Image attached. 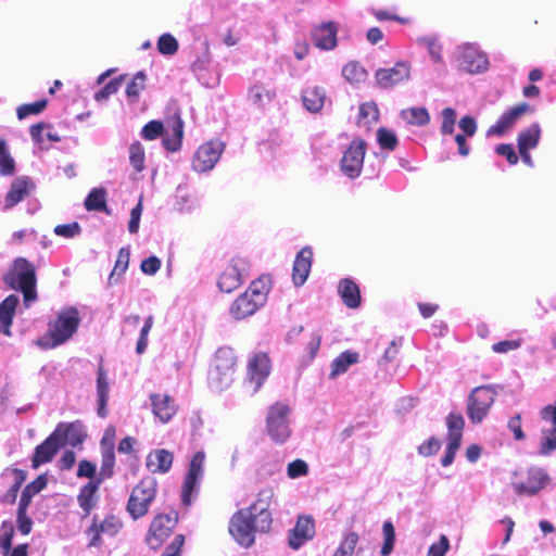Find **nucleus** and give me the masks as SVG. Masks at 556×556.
Returning <instances> with one entry per match:
<instances>
[{
	"label": "nucleus",
	"mask_w": 556,
	"mask_h": 556,
	"mask_svg": "<svg viewBox=\"0 0 556 556\" xmlns=\"http://www.w3.org/2000/svg\"><path fill=\"white\" fill-rule=\"evenodd\" d=\"M237 368L235 351L228 346L219 348L215 352L208 369L207 378L210 384L218 390H224L235 380Z\"/></svg>",
	"instance_id": "obj_1"
},
{
	"label": "nucleus",
	"mask_w": 556,
	"mask_h": 556,
	"mask_svg": "<svg viewBox=\"0 0 556 556\" xmlns=\"http://www.w3.org/2000/svg\"><path fill=\"white\" fill-rule=\"evenodd\" d=\"M269 282L270 280H252L248 289L231 304V315L236 319H243L254 314L266 302Z\"/></svg>",
	"instance_id": "obj_2"
},
{
	"label": "nucleus",
	"mask_w": 556,
	"mask_h": 556,
	"mask_svg": "<svg viewBox=\"0 0 556 556\" xmlns=\"http://www.w3.org/2000/svg\"><path fill=\"white\" fill-rule=\"evenodd\" d=\"M80 324V315L75 306L64 307L48 324V337L52 341L51 346H58L65 343L77 331Z\"/></svg>",
	"instance_id": "obj_3"
},
{
	"label": "nucleus",
	"mask_w": 556,
	"mask_h": 556,
	"mask_svg": "<svg viewBox=\"0 0 556 556\" xmlns=\"http://www.w3.org/2000/svg\"><path fill=\"white\" fill-rule=\"evenodd\" d=\"M228 531L240 546L249 548L254 544L255 532H261V527L254 515L241 508L231 516Z\"/></svg>",
	"instance_id": "obj_4"
},
{
	"label": "nucleus",
	"mask_w": 556,
	"mask_h": 556,
	"mask_svg": "<svg viewBox=\"0 0 556 556\" xmlns=\"http://www.w3.org/2000/svg\"><path fill=\"white\" fill-rule=\"evenodd\" d=\"M156 485L153 478H144L134 486L126 505V510L134 520L149 513L150 505L156 496Z\"/></svg>",
	"instance_id": "obj_5"
},
{
	"label": "nucleus",
	"mask_w": 556,
	"mask_h": 556,
	"mask_svg": "<svg viewBox=\"0 0 556 556\" xmlns=\"http://www.w3.org/2000/svg\"><path fill=\"white\" fill-rule=\"evenodd\" d=\"M551 481L547 472L539 467H530L523 471H515L511 486L519 496H534Z\"/></svg>",
	"instance_id": "obj_6"
},
{
	"label": "nucleus",
	"mask_w": 556,
	"mask_h": 556,
	"mask_svg": "<svg viewBox=\"0 0 556 556\" xmlns=\"http://www.w3.org/2000/svg\"><path fill=\"white\" fill-rule=\"evenodd\" d=\"M290 412V407L282 402H276L268 408L266 430L270 439L276 443H285L291 435L289 425Z\"/></svg>",
	"instance_id": "obj_7"
},
{
	"label": "nucleus",
	"mask_w": 556,
	"mask_h": 556,
	"mask_svg": "<svg viewBox=\"0 0 556 556\" xmlns=\"http://www.w3.org/2000/svg\"><path fill=\"white\" fill-rule=\"evenodd\" d=\"M497 392L492 386L475 388L467 400V416L472 424H480L493 406Z\"/></svg>",
	"instance_id": "obj_8"
},
{
	"label": "nucleus",
	"mask_w": 556,
	"mask_h": 556,
	"mask_svg": "<svg viewBox=\"0 0 556 556\" xmlns=\"http://www.w3.org/2000/svg\"><path fill=\"white\" fill-rule=\"evenodd\" d=\"M177 522L178 514L176 511L156 515L152 519L146 536V543L148 546L154 551L159 549L169 538Z\"/></svg>",
	"instance_id": "obj_9"
},
{
	"label": "nucleus",
	"mask_w": 556,
	"mask_h": 556,
	"mask_svg": "<svg viewBox=\"0 0 556 556\" xmlns=\"http://www.w3.org/2000/svg\"><path fill=\"white\" fill-rule=\"evenodd\" d=\"M204 462L205 454L202 451L197 452L191 458L181 488V502L186 506L191 505L192 494L199 491L200 480L203 477Z\"/></svg>",
	"instance_id": "obj_10"
},
{
	"label": "nucleus",
	"mask_w": 556,
	"mask_h": 556,
	"mask_svg": "<svg viewBox=\"0 0 556 556\" xmlns=\"http://www.w3.org/2000/svg\"><path fill=\"white\" fill-rule=\"evenodd\" d=\"M366 154V142L363 139H355L343 153L341 159V170L350 178L361 175Z\"/></svg>",
	"instance_id": "obj_11"
},
{
	"label": "nucleus",
	"mask_w": 556,
	"mask_h": 556,
	"mask_svg": "<svg viewBox=\"0 0 556 556\" xmlns=\"http://www.w3.org/2000/svg\"><path fill=\"white\" fill-rule=\"evenodd\" d=\"M224 143L217 140H210L201 144L192 159V168L198 173L211 170L222 156Z\"/></svg>",
	"instance_id": "obj_12"
},
{
	"label": "nucleus",
	"mask_w": 556,
	"mask_h": 556,
	"mask_svg": "<svg viewBox=\"0 0 556 556\" xmlns=\"http://www.w3.org/2000/svg\"><path fill=\"white\" fill-rule=\"evenodd\" d=\"M274 497V489L265 486L256 494V500L245 508L248 513L254 515L260 522L261 532H268L271 528L273 518L269 506Z\"/></svg>",
	"instance_id": "obj_13"
},
{
	"label": "nucleus",
	"mask_w": 556,
	"mask_h": 556,
	"mask_svg": "<svg viewBox=\"0 0 556 556\" xmlns=\"http://www.w3.org/2000/svg\"><path fill=\"white\" fill-rule=\"evenodd\" d=\"M122 528L123 522L114 515L105 516L101 522L97 520V517H93L91 525L87 529V534L90 536L88 546L100 547L103 543L102 533L115 536Z\"/></svg>",
	"instance_id": "obj_14"
},
{
	"label": "nucleus",
	"mask_w": 556,
	"mask_h": 556,
	"mask_svg": "<svg viewBox=\"0 0 556 556\" xmlns=\"http://www.w3.org/2000/svg\"><path fill=\"white\" fill-rule=\"evenodd\" d=\"M543 421L551 425L541 429L540 455L547 456L556 450V405H546L540 410Z\"/></svg>",
	"instance_id": "obj_15"
},
{
	"label": "nucleus",
	"mask_w": 556,
	"mask_h": 556,
	"mask_svg": "<svg viewBox=\"0 0 556 556\" xmlns=\"http://www.w3.org/2000/svg\"><path fill=\"white\" fill-rule=\"evenodd\" d=\"M457 66L460 71L469 74H478L488 70L486 56L475 47L464 45L457 54Z\"/></svg>",
	"instance_id": "obj_16"
},
{
	"label": "nucleus",
	"mask_w": 556,
	"mask_h": 556,
	"mask_svg": "<svg viewBox=\"0 0 556 556\" xmlns=\"http://www.w3.org/2000/svg\"><path fill=\"white\" fill-rule=\"evenodd\" d=\"M534 112V108L527 102H521L505 111L495 124L486 131L488 136H502L523 115Z\"/></svg>",
	"instance_id": "obj_17"
},
{
	"label": "nucleus",
	"mask_w": 556,
	"mask_h": 556,
	"mask_svg": "<svg viewBox=\"0 0 556 556\" xmlns=\"http://www.w3.org/2000/svg\"><path fill=\"white\" fill-rule=\"evenodd\" d=\"M410 66L407 62H396L391 68H379L375 73V79L382 89H390L409 79Z\"/></svg>",
	"instance_id": "obj_18"
},
{
	"label": "nucleus",
	"mask_w": 556,
	"mask_h": 556,
	"mask_svg": "<svg viewBox=\"0 0 556 556\" xmlns=\"http://www.w3.org/2000/svg\"><path fill=\"white\" fill-rule=\"evenodd\" d=\"M315 535V521L311 516L298 517L293 529L289 531L288 544L292 549H299L305 542Z\"/></svg>",
	"instance_id": "obj_19"
},
{
	"label": "nucleus",
	"mask_w": 556,
	"mask_h": 556,
	"mask_svg": "<svg viewBox=\"0 0 556 556\" xmlns=\"http://www.w3.org/2000/svg\"><path fill=\"white\" fill-rule=\"evenodd\" d=\"M54 433L62 441V447L66 444L73 447L81 445L87 438V432L80 420L59 422Z\"/></svg>",
	"instance_id": "obj_20"
},
{
	"label": "nucleus",
	"mask_w": 556,
	"mask_h": 556,
	"mask_svg": "<svg viewBox=\"0 0 556 556\" xmlns=\"http://www.w3.org/2000/svg\"><path fill=\"white\" fill-rule=\"evenodd\" d=\"M61 447L62 441L53 431L41 444L36 446L31 456V467L37 469L39 466L50 463Z\"/></svg>",
	"instance_id": "obj_21"
},
{
	"label": "nucleus",
	"mask_w": 556,
	"mask_h": 556,
	"mask_svg": "<svg viewBox=\"0 0 556 556\" xmlns=\"http://www.w3.org/2000/svg\"><path fill=\"white\" fill-rule=\"evenodd\" d=\"M270 371V359L266 353H256L248 364L249 380L255 383L254 391H257Z\"/></svg>",
	"instance_id": "obj_22"
},
{
	"label": "nucleus",
	"mask_w": 556,
	"mask_h": 556,
	"mask_svg": "<svg viewBox=\"0 0 556 556\" xmlns=\"http://www.w3.org/2000/svg\"><path fill=\"white\" fill-rule=\"evenodd\" d=\"M338 26L333 22L316 26L312 33L314 45L321 50H332L337 47Z\"/></svg>",
	"instance_id": "obj_23"
},
{
	"label": "nucleus",
	"mask_w": 556,
	"mask_h": 556,
	"mask_svg": "<svg viewBox=\"0 0 556 556\" xmlns=\"http://www.w3.org/2000/svg\"><path fill=\"white\" fill-rule=\"evenodd\" d=\"M174 462L173 452L165 448L151 451L146 458V467L151 473H166L170 470Z\"/></svg>",
	"instance_id": "obj_24"
},
{
	"label": "nucleus",
	"mask_w": 556,
	"mask_h": 556,
	"mask_svg": "<svg viewBox=\"0 0 556 556\" xmlns=\"http://www.w3.org/2000/svg\"><path fill=\"white\" fill-rule=\"evenodd\" d=\"M152 412L163 424L168 422L177 413L174 399L167 394H152L150 396Z\"/></svg>",
	"instance_id": "obj_25"
},
{
	"label": "nucleus",
	"mask_w": 556,
	"mask_h": 556,
	"mask_svg": "<svg viewBox=\"0 0 556 556\" xmlns=\"http://www.w3.org/2000/svg\"><path fill=\"white\" fill-rule=\"evenodd\" d=\"M184 137V122L178 113L172 116V123L163 138V147L170 152H176L181 148Z\"/></svg>",
	"instance_id": "obj_26"
},
{
	"label": "nucleus",
	"mask_w": 556,
	"mask_h": 556,
	"mask_svg": "<svg viewBox=\"0 0 556 556\" xmlns=\"http://www.w3.org/2000/svg\"><path fill=\"white\" fill-rule=\"evenodd\" d=\"M18 298L10 294L0 303V332L10 337L11 326L15 316Z\"/></svg>",
	"instance_id": "obj_27"
},
{
	"label": "nucleus",
	"mask_w": 556,
	"mask_h": 556,
	"mask_svg": "<svg viewBox=\"0 0 556 556\" xmlns=\"http://www.w3.org/2000/svg\"><path fill=\"white\" fill-rule=\"evenodd\" d=\"M338 293L346 307L354 309L361 305V289L355 280H340Z\"/></svg>",
	"instance_id": "obj_28"
},
{
	"label": "nucleus",
	"mask_w": 556,
	"mask_h": 556,
	"mask_svg": "<svg viewBox=\"0 0 556 556\" xmlns=\"http://www.w3.org/2000/svg\"><path fill=\"white\" fill-rule=\"evenodd\" d=\"M30 180L27 177L15 178L10 187V190L5 194L4 206L5 208H12L20 203L29 193Z\"/></svg>",
	"instance_id": "obj_29"
},
{
	"label": "nucleus",
	"mask_w": 556,
	"mask_h": 556,
	"mask_svg": "<svg viewBox=\"0 0 556 556\" xmlns=\"http://www.w3.org/2000/svg\"><path fill=\"white\" fill-rule=\"evenodd\" d=\"M101 479H93L86 483L79 491L77 501L85 516L90 515L97 504V491L101 484Z\"/></svg>",
	"instance_id": "obj_30"
},
{
	"label": "nucleus",
	"mask_w": 556,
	"mask_h": 556,
	"mask_svg": "<svg viewBox=\"0 0 556 556\" xmlns=\"http://www.w3.org/2000/svg\"><path fill=\"white\" fill-rule=\"evenodd\" d=\"M313 263V250L306 245L302 248L295 255L292 278H308Z\"/></svg>",
	"instance_id": "obj_31"
},
{
	"label": "nucleus",
	"mask_w": 556,
	"mask_h": 556,
	"mask_svg": "<svg viewBox=\"0 0 556 556\" xmlns=\"http://www.w3.org/2000/svg\"><path fill=\"white\" fill-rule=\"evenodd\" d=\"M12 475L14 482L10 489L0 497L2 504H14L22 484L25 482L27 473L26 471L17 468H5L2 472V477Z\"/></svg>",
	"instance_id": "obj_32"
},
{
	"label": "nucleus",
	"mask_w": 556,
	"mask_h": 556,
	"mask_svg": "<svg viewBox=\"0 0 556 556\" xmlns=\"http://www.w3.org/2000/svg\"><path fill=\"white\" fill-rule=\"evenodd\" d=\"M326 92L321 87L311 86L303 90V105L312 113L319 112L324 108Z\"/></svg>",
	"instance_id": "obj_33"
},
{
	"label": "nucleus",
	"mask_w": 556,
	"mask_h": 556,
	"mask_svg": "<svg viewBox=\"0 0 556 556\" xmlns=\"http://www.w3.org/2000/svg\"><path fill=\"white\" fill-rule=\"evenodd\" d=\"M97 394H98V415L104 418L108 414L106 403L109 400V381L103 365H99L97 371Z\"/></svg>",
	"instance_id": "obj_34"
},
{
	"label": "nucleus",
	"mask_w": 556,
	"mask_h": 556,
	"mask_svg": "<svg viewBox=\"0 0 556 556\" xmlns=\"http://www.w3.org/2000/svg\"><path fill=\"white\" fill-rule=\"evenodd\" d=\"M85 208L89 212H104L105 214H110V208L106 204V191L104 188H94L92 189L87 198L85 199Z\"/></svg>",
	"instance_id": "obj_35"
},
{
	"label": "nucleus",
	"mask_w": 556,
	"mask_h": 556,
	"mask_svg": "<svg viewBox=\"0 0 556 556\" xmlns=\"http://www.w3.org/2000/svg\"><path fill=\"white\" fill-rule=\"evenodd\" d=\"M541 129L538 123H534L521 130L517 137L518 149L531 150L534 149L540 141Z\"/></svg>",
	"instance_id": "obj_36"
},
{
	"label": "nucleus",
	"mask_w": 556,
	"mask_h": 556,
	"mask_svg": "<svg viewBox=\"0 0 556 556\" xmlns=\"http://www.w3.org/2000/svg\"><path fill=\"white\" fill-rule=\"evenodd\" d=\"M5 278H36V267L24 257L13 261Z\"/></svg>",
	"instance_id": "obj_37"
},
{
	"label": "nucleus",
	"mask_w": 556,
	"mask_h": 556,
	"mask_svg": "<svg viewBox=\"0 0 556 556\" xmlns=\"http://www.w3.org/2000/svg\"><path fill=\"white\" fill-rule=\"evenodd\" d=\"M114 466H115L114 443H109L108 447H102L100 472H99V477H96V479H101V481H103L105 479H110L114 475Z\"/></svg>",
	"instance_id": "obj_38"
},
{
	"label": "nucleus",
	"mask_w": 556,
	"mask_h": 556,
	"mask_svg": "<svg viewBox=\"0 0 556 556\" xmlns=\"http://www.w3.org/2000/svg\"><path fill=\"white\" fill-rule=\"evenodd\" d=\"M10 288L18 290L23 293L24 305L29 307L37 299L36 281L37 280H8Z\"/></svg>",
	"instance_id": "obj_39"
},
{
	"label": "nucleus",
	"mask_w": 556,
	"mask_h": 556,
	"mask_svg": "<svg viewBox=\"0 0 556 556\" xmlns=\"http://www.w3.org/2000/svg\"><path fill=\"white\" fill-rule=\"evenodd\" d=\"M358 361V354L356 352L345 351L339 354L331 364V377L344 374L349 367Z\"/></svg>",
	"instance_id": "obj_40"
},
{
	"label": "nucleus",
	"mask_w": 556,
	"mask_h": 556,
	"mask_svg": "<svg viewBox=\"0 0 556 556\" xmlns=\"http://www.w3.org/2000/svg\"><path fill=\"white\" fill-rule=\"evenodd\" d=\"M448 429L447 441L462 442L465 420L462 414L451 413L446 418Z\"/></svg>",
	"instance_id": "obj_41"
},
{
	"label": "nucleus",
	"mask_w": 556,
	"mask_h": 556,
	"mask_svg": "<svg viewBox=\"0 0 556 556\" xmlns=\"http://www.w3.org/2000/svg\"><path fill=\"white\" fill-rule=\"evenodd\" d=\"M401 117L410 125L425 126L429 123L430 116L425 108H408L401 111Z\"/></svg>",
	"instance_id": "obj_42"
},
{
	"label": "nucleus",
	"mask_w": 556,
	"mask_h": 556,
	"mask_svg": "<svg viewBox=\"0 0 556 556\" xmlns=\"http://www.w3.org/2000/svg\"><path fill=\"white\" fill-rule=\"evenodd\" d=\"M250 271V263L247 258L241 256H235L231 258L230 264L225 270L227 278H243L248 276Z\"/></svg>",
	"instance_id": "obj_43"
},
{
	"label": "nucleus",
	"mask_w": 556,
	"mask_h": 556,
	"mask_svg": "<svg viewBox=\"0 0 556 556\" xmlns=\"http://www.w3.org/2000/svg\"><path fill=\"white\" fill-rule=\"evenodd\" d=\"M343 77L351 84H359L367 77V71L355 61L349 62L342 68Z\"/></svg>",
	"instance_id": "obj_44"
},
{
	"label": "nucleus",
	"mask_w": 556,
	"mask_h": 556,
	"mask_svg": "<svg viewBox=\"0 0 556 556\" xmlns=\"http://www.w3.org/2000/svg\"><path fill=\"white\" fill-rule=\"evenodd\" d=\"M379 118V109L375 102H365L359 105L358 125L368 126Z\"/></svg>",
	"instance_id": "obj_45"
},
{
	"label": "nucleus",
	"mask_w": 556,
	"mask_h": 556,
	"mask_svg": "<svg viewBox=\"0 0 556 556\" xmlns=\"http://www.w3.org/2000/svg\"><path fill=\"white\" fill-rule=\"evenodd\" d=\"M275 96L276 93L273 89L265 88L262 85H255L249 90L250 100L260 106L270 102Z\"/></svg>",
	"instance_id": "obj_46"
},
{
	"label": "nucleus",
	"mask_w": 556,
	"mask_h": 556,
	"mask_svg": "<svg viewBox=\"0 0 556 556\" xmlns=\"http://www.w3.org/2000/svg\"><path fill=\"white\" fill-rule=\"evenodd\" d=\"M15 173V161L8 151L5 141L0 138V175L11 176Z\"/></svg>",
	"instance_id": "obj_47"
},
{
	"label": "nucleus",
	"mask_w": 556,
	"mask_h": 556,
	"mask_svg": "<svg viewBox=\"0 0 556 556\" xmlns=\"http://www.w3.org/2000/svg\"><path fill=\"white\" fill-rule=\"evenodd\" d=\"M146 153L142 144L135 141L129 147V162L136 173H141L144 169Z\"/></svg>",
	"instance_id": "obj_48"
},
{
	"label": "nucleus",
	"mask_w": 556,
	"mask_h": 556,
	"mask_svg": "<svg viewBox=\"0 0 556 556\" xmlns=\"http://www.w3.org/2000/svg\"><path fill=\"white\" fill-rule=\"evenodd\" d=\"M146 75L143 72H138L126 87V96L131 102L139 99L140 92L144 89Z\"/></svg>",
	"instance_id": "obj_49"
},
{
	"label": "nucleus",
	"mask_w": 556,
	"mask_h": 556,
	"mask_svg": "<svg viewBox=\"0 0 556 556\" xmlns=\"http://www.w3.org/2000/svg\"><path fill=\"white\" fill-rule=\"evenodd\" d=\"M14 535V527L10 521H3L1 525V534H0V547L2 549L3 556H9V553L12 548Z\"/></svg>",
	"instance_id": "obj_50"
},
{
	"label": "nucleus",
	"mask_w": 556,
	"mask_h": 556,
	"mask_svg": "<svg viewBox=\"0 0 556 556\" xmlns=\"http://www.w3.org/2000/svg\"><path fill=\"white\" fill-rule=\"evenodd\" d=\"M382 532L384 542L380 554L382 556H389L392 553L395 543V530L393 523L391 521H384L382 526Z\"/></svg>",
	"instance_id": "obj_51"
},
{
	"label": "nucleus",
	"mask_w": 556,
	"mask_h": 556,
	"mask_svg": "<svg viewBox=\"0 0 556 556\" xmlns=\"http://www.w3.org/2000/svg\"><path fill=\"white\" fill-rule=\"evenodd\" d=\"M178 41L172 34H163L157 39V50L161 54L173 55L178 50Z\"/></svg>",
	"instance_id": "obj_52"
},
{
	"label": "nucleus",
	"mask_w": 556,
	"mask_h": 556,
	"mask_svg": "<svg viewBox=\"0 0 556 556\" xmlns=\"http://www.w3.org/2000/svg\"><path fill=\"white\" fill-rule=\"evenodd\" d=\"M377 141L381 149L393 151L397 147V138L392 130L381 127L377 130Z\"/></svg>",
	"instance_id": "obj_53"
},
{
	"label": "nucleus",
	"mask_w": 556,
	"mask_h": 556,
	"mask_svg": "<svg viewBox=\"0 0 556 556\" xmlns=\"http://www.w3.org/2000/svg\"><path fill=\"white\" fill-rule=\"evenodd\" d=\"M48 104L46 99H41L34 103H25L16 109V115L18 119H24L29 115H36L41 113Z\"/></svg>",
	"instance_id": "obj_54"
},
{
	"label": "nucleus",
	"mask_w": 556,
	"mask_h": 556,
	"mask_svg": "<svg viewBox=\"0 0 556 556\" xmlns=\"http://www.w3.org/2000/svg\"><path fill=\"white\" fill-rule=\"evenodd\" d=\"M357 543L358 534L356 532L348 533L336 549L333 556H352Z\"/></svg>",
	"instance_id": "obj_55"
},
{
	"label": "nucleus",
	"mask_w": 556,
	"mask_h": 556,
	"mask_svg": "<svg viewBox=\"0 0 556 556\" xmlns=\"http://www.w3.org/2000/svg\"><path fill=\"white\" fill-rule=\"evenodd\" d=\"M125 77L126 75H121L104 85L99 91L94 93L96 101L106 100L110 96L116 93Z\"/></svg>",
	"instance_id": "obj_56"
},
{
	"label": "nucleus",
	"mask_w": 556,
	"mask_h": 556,
	"mask_svg": "<svg viewBox=\"0 0 556 556\" xmlns=\"http://www.w3.org/2000/svg\"><path fill=\"white\" fill-rule=\"evenodd\" d=\"M130 258V252L126 248H122L118 251L117 258L115 262V265L110 274V278H113L114 276H122L125 274Z\"/></svg>",
	"instance_id": "obj_57"
},
{
	"label": "nucleus",
	"mask_w": 556,
	"mask_h": 556,
	"mask_svg": "<svg viewBox=\"0 0 556 556\" xmlns=\"http://www.w3.org/2000/svg\"><path fill=\"white\" fill-rule=\"evenodd\" d=\"M164 134L162 122L153 119L147 123L141 129V136L146 140H154Z\"/></svg>",
	"instance_id": "obj_58"
},
{
	"label": "nucleus",
	"mask_w": 556,
	"mask_h": 556,
	"mask_svg": "<svg viewBox=\"0 0 556 556\" xmlns=\"http://www.w3.org/2000/svg\"><path fill=\"white\" fill-rule=\"evenodd\" d=\"M456 123V112L452 108H445L442 111V125L441 132L443 135H451L454 131V126Z\"/></svg>",
	"instance_id": "obj_59"
},
{
	"label": "nucleus",
	"mask_w": 556,
	"mask_h": 556,
	"mask_svg": "<svg viewBox=\"0 0 556 556\" xmlns=\"http://www.w3.org/2000/svg\"><path fill=\"white\" fill-rule=\"evenodd\" d=\"M81 231L80 225L77 222L71 224H62L54 227V233L64 238H74Z\"/></svg>",
	"instance_id": "obj_60"
},
{
	"label": "nucleus",
	"mask_w": 556,
	"mask_h": 556,
	"mask_svg": "<svg viewBox=\"0 0 556 556\" xmlns=\"http://www.w3.org/2000/svg\"><path fill=\"white\" fill-rule=\"evenodd\" d=\"M287 473L291 479L304 477L308 473V465L302 459H295L288 465Z\"/></svg>",
	"instance_id": "obj_61"
},
{
	"label": "nucleus",
	"mask_w": 556,
	"mask_h": 556,
	"mask_svg": "<svg viewBox=\"0 0 556 556\" xmlns=\"http://www.w3.org/2000/svg\"><path fill=\"white\" fill-rule=\"evenodd\" d=\"M450 548V541L442 534L438 542L432 543L426 556H444Z\"/></svg>",
	"instance_id": "obj_62"
},
{
	"label": "nucleus",
	"mask_w": 556,
	"mask_h": 556,
	"mask_svg": "<svg viewBox=\"0 0 556 556\" xmlns=\"http://www.w3.org/2000/svg\"><path fill=\"white\" fill-rule=\"evenodd\" d=\"M305 338L306 341L303 342L304 351L307 352L309 358H314L319 350L321 338L318 333L314 332L305 336Z\"/></svg>",
	"instance_id": "obj_63"
},
{
	"label": "nucleus",
	"mask_w": 556,
	"mask_h": 556,
	"mask_svg": "<svg viewBox=\"0 0 556 556\" xmlns=\"http://www.w3.org/2000/svg\"><path fill=\"white\" fill-rule=\"evenodd\" d=\"M184 544L185 536L182 534L175 535L162 556H181V547Z\"/></svg>",
	"instance_id": "obj_64"
}]
</instances>
